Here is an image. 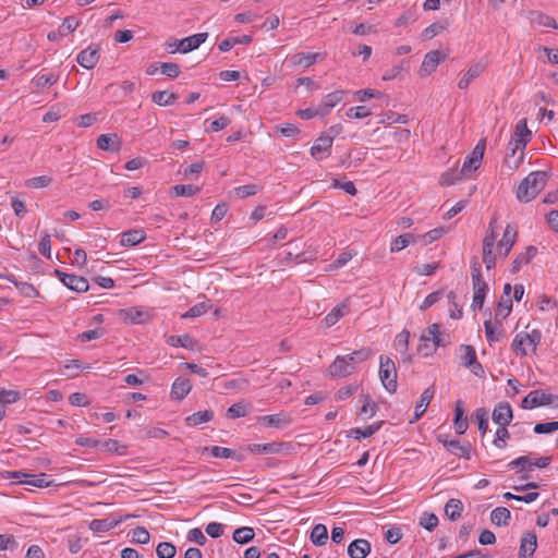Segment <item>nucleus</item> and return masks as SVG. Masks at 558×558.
Masks as SVG:
<instances>
[{
    "instance_id": "49530a36",
    "label": "nucleus",
    "mask_w": 558,
    "mask_h": 558,
    "mask_svg": "<svg viewBox=\"0 0 558 558\" xmlns=\"http://www.w3.org/2000/svg\"><path fill=\"white\" fill-rule=\"evenodd\" d=\"M232 537L238 544H246L254 539L255 532L252 527L242 526L234 530Z\"/></svg>"
},
{
    "instance_id": "0e129e2a",
    "label": "nucleus",
    "mask_w": 558,
    "mask_h": 558,
    "mask_svg": "<svg viewBox=\"0 0 558 558\" xmlns=\"http://www.w3.org/2000/svg\"><path fill=\"white\" fill-rule=\"evenodd\" d=\"M538 496H539V494L536 492H531L525 495H514L509 492L504 494V498L507 500H518V501H523L526 504L535 501L538 498Z\"/></svg>"
},
{
    "instance_id": "aec40b11",
    "label": "nucleus",
    "mask_w": 558,
    "mask_h": 558,
    "mask_svg": "<svg viewBox=\"0 0 558 558\" xmlns=\"http://www.w3.org/2000/svg\"><path fill=\"white\" fill-rule=\"evenodd\" d=\"M537 547V536L535 532H526L520 542L518 558H530L534 555Z\"/></svg>"
},
{
    "instance_id": "f8f14e48",
    "label": "nucleus",
    "mask_w": 558,
    "mask_h": 558,
    "mask_svg": "<svg viewBox=\"0 0 558 558\" xmlns=\"http://www.w3.org/2000/svg\"><path fill=\"white\" fill-rule=\"evenodd\" d=\"M438 440L444 445V447L449 451L451 454L464 458L469 460L471 458V449L472 446L470 442H460L458 439H447L442 438V436H438Z\"/></svg>"
},
{
    "instance_id": "ddd939ff",
    "label": "nucleus",
    "mask_w": 558,
    "mask_h": 558,
    "mask_svg": "<svg viewBox=\"0 0 558 558\" xmlns=\"http://www.w3.org/2000/svg\"><path fill=\"white\" fill-rule=\"evenodd\" d=\"M517 238H518L517 228L511 225H507V227L505 228L502 238L497 243L499 255L501 257L506 258L509 255L513 245L517 242Z\"/></svg>"
},
{
    "instance_id": "4c0bfd02",
    "label": "nucleus",
    "mask_w": 558,
    "mask_h": 558,
    "mask_svg": "<svg viewBox=\"0 0 558 558\" xmlns=\"http://www.w3.org/2000/svg\"><path fill=\"white\" fill-rule=\"evenodd\" d=\"M463 505L461 500L451 498L447 501L445 506V513L451 521H457L462 513Z\"/></svg>"
},
{
    "instance_id": "603ef678",
    "label": "nucleus",
    "mask_w": 558,
    "mask_h": 558,
    "mask_svg": "<svg viewBox=\"0 0 558 558\" xmlns=\"http://www.w3.org/2000/svg\"><path fill=\"white\" fill-rule=\"evenodd\" d=\"M415 236L411 233H405L397 236L390 246L391 252H399L405 248L411 242H414Z\"/></svg>"
},
{
    "instance_id": "0eeeda50",
    "label": "nucleus",
    "mask_w": 558,
    "mask_h": 558,
    "mask_svg": "<svg viewBox=\"0 0 558 558\" xmlns=\"http://www.w3.org/2000/svg\"><path fill=\"white\" fill-rule=\"evenodd\" d=\"M532 137V132L527 128L526 119H521L515 125V132L512 141L509 143L511 155L513 156L518 149L523 150Z\"/></svg>"
},
{
    "instance_id": "6e6552de",
    "label": "nucleus",
    "mask_w": 558,
    "mask_h": 558,
    "mask_svg": "<svg viewBox=\"0 0 558 558\" xmlns=\"http://www.w3.org/2000/svg\"><path fill=\"white\" fill-rule=\"evenodd\" d=\"M460 351L463 352L461 354V361L463 366L468 367L472 374L477 377H484L485 371L483 365L476 359L475 349L469 344H461Z\"/></svg>"
},
{
    "instance_id": "680f3d73",
    "label": "nucleus",
    "mask_w": 558,
    "mask_h": 558,
    "mask_svg": "<svg viewBox=\"0 0 558 558\" xmlns=\"http://www.w3.org/2000/svg\"><path fill=\"white\" fill-rule=\"evenodd\" d=\"M510 437L507 426H499L496 430V438L493 444L498 449H505L507 447V439Z\"/></svg>"
},
{
    "instance_id": "ea45409f",
    "label": "nucleus",
    "mask_w": 558,
    "mask_h": 558,
    "mask_svg": "<svg viewBox=\"0 0 558 558\" xmlns=\"http://www.w3.org/2000/svg\"><path fill=\"white\" fill-rule=\"evenodd\" d=\"M511 518L510 511L505 507H497L490 513V521L498 526H506Z\"/></svg>"
},
{
    "instance_id": "c03bdc74",
    "label": "nucleus",
    "mask_w": 558,
    "mask_h": 558,
    "mask_svg": "<svg viewBox=\"0 0 558 558\" xmlns=\"http://www.w3.org/2000/svg\"><path fill=\"white\" fill-rule=\"evenodd\" d=\"M199 191H201V187L193 185V184H186V185L177 184L171 187L170 193H171V195H173L175 197H181V196L190 197V196L197 194Z\"/></svg>"
},
{
    "instance_id": "4d7b16f0",
    "label": "nucleus",
    "mask_w": 558,
    "mask_h": 558,
    "mask_svg": "<svg viewBox=\"0 0 558 558\" xmlns=\"http://www.w3.org/2000/svg\"><path fill=\"white\" fill-rule=\"evenodd\" d=\"M409 338L410 332L408 330L404 329L401 332H399L393 341L396 350L401 353H407L409 347Z\"/></svg>"
},
{
    "instance_id": "72a5a7b5",
    "label": "nucleus",
    "mask_w": 558,
    "mask_h": 558,
    "mask_svg": "<svg viewBox=\"0 0 558 558\" xmlns=\"http://www.w3.org/2000/svg\"><path fill=\"white\" fill-rule=\"evenodd\" d=\"M349 313V305L347 303H341L333 307L330 313H328L324 322L327 327H331L339 322L344 315Z\"/></svg>"
},
{
    "instance_id": "f257e3e1",
    "label": "nucleus",
    "mask_w": 558,
    "mask_h": 558,
    "mask_svg": "<svg viewBox=\"0 0 558 558\" xmlns=\"http://www.w3.org/2000/svg\"><path fill=\"white\" fill-rule=\"evenodd\" d=\"M371 355V349L362 348L350 354L337 356L328 368L329 374L333 377H347L354 373L356 364L368 360Z\"/></svg>"
},
{
    "instance_id": "09e8293b",
    "label": "nucleus",
    "mask_w": 558,
    "mask_h": 558,
    "mask_svg": "<svg viewBox=\"0 0 558 558\" xmlns=\"http://www.w3.org/2000/svg\"><path fill=\"white\" fill-rule=\"evenodd\" d=\"M317 53H295L291 57L290 61L293 65L311 66L316 62Z\"/></svg>"
},
{
    "instance_id": "cd10ccee",
    "label": "nucleus",
    "mask_w": 558,
    "mask_h": 558,
    "mask_svg": "<svg viewBox=\"0 0 558 558\" xmlns=\"http://www.w3.org/2000/svg\"><path fill=\"white\" fill-rule=\"evenodd\" d=\"M120 316L132 324H143L148 320L149 315L147 312L138 307H130L120 311Z\"/></svg>"
},
{
    "instance_id": "4468645a",
    "label": "nucleus",
    "mask_w": 558,
    "mask_h": 558,
    "mask_svg": "<svg viewBox=\"0 0 558 558\" xmlns=\"http://www.w3.org/2000/svg\"><path fill=\"white\" fill-rule=\"evenodd\" d=\"M208 37L207 33H198L192 36L185 37L179 40L178 45L174 49L171 50V53L175 51H180L182 53H187L194 49H197Z\"/></svg>"
},
{
    "instance_id": "bb28decb",
    "label": "nucleus",
    "mask_w": 558,
    "mask_h": 558,
    "mask_svg": "<svg viewBox=\"0 0 558 558\" xmlns=\"http://www.w3.org/2000/svg\"><path fill=\"white\" fill-rule=\"evenodd\" d=\"M146 239V233L143 229H132L121 234L120 244L122 246H135Z\"/></svg>"
},
{
    "instance_id": "f704fd0d",
    "label": "nucleus",
    "mask_w": 558,
    "mask_h": 558,
    "mask_svg": "<svg viewBox=\"0 0 558 558\" xmlns=\"http://www.w3.org/2000/svg\"><path fill=\"white\" fill-rule=\"evenodd\" d=\"M287 446L284 442H267V444H254L251 447L252 452L257 453H281L282 449Z\"/></svg>"
},
{
    "instance_id": "e433bc0d",
    "label": "nucleus",
    "mask_w": 558,
    "mask_h": 558,
    "mask_svg": "<svg viewBox=\"0 0 558 558\" xmlns=\"http://www.w3.org/2000/svg\"><path fill=\"white\" fill-rule=\"evenodd\" d=\"M250 413V404L245 401H239L233 403L226 412V417L229 420H235L243 417Z\"/></svg>"
},
{
    "instance_id": "37998d69",
    "label": "nucleus",
    "mask_w": 558,
    "mask_h": 558,
    "mask_svg": "<svg viewBox=\"0 0 558 558\" xmlns=\"http://www.w3.org/2000/svg\"><path fill=\"white\" fill-rule=\"evenodd\" d=\"M178 99V95L174 93H168L166 90H157L151 95V100L158 106H170Z\"/></svg>"
},
{
    "instance_id": "2f4dec72",
    "label": "nucleus",
    "mask_w": 558,
    "mask_h": 558,
    "mask_svg": "<svg viewBox=\"0 0 558 558\" xmlns=\"http://www.w3.org/2000/svg\"><path fill=\"white\" fill-rule=\"evenodd\" d=\"M343 90H335L326 95L323 101L319 104V107L323 110V114H328L330 110L343 99Z\"/></svg>"
},
{
    "instance_id": "774afa93",
    "label": "nucleus",
    "mask_w": 558,
    "mask_h": 558,
    "mask_svg": "<svg viewBox=\"0 0 558 558\" xmlns=\"http://www.w3.org/2000/svg\"><path fill=\"white\" fill-rule=\"evenodd\" d=\"M160 72L170 78H175L180 75V68L177 63L163 62L160 63Z\"/></svg>"
},
{
    "instance_id": "393cba45",
    "label": "nucleus",
    "mask_w": 558,
    "mask_h": 558,
    "mask_svg": "<svg viewBox=\"0 0 558 558\" xmlns=\"http://www.w3.org/2000/svg\"><path fill=\"white\" fill-rule=\"evenodd\" d=\"M434 396H435V387L433 385L423 391L418 402L415 405L414 418L411 421V423L418 420L425 413V411H426L428 404L430 403L432 399L434 398Z\"/></svg>"
},
{
    "instance_id": "c756f323",
    "label": "nucleus",
    "mask_w": 558,
    "mask_h": 558,
    "mask_svg": "<svg viewBox=\"0 0 558 558\" xmlns=\"http://www.w3.org/2000/svg\"><path fill=\"white\" fill-rule=\"evenodd\" d=\"M454 430L458 435H463L468 429V416L462 408V401H457L453 420Z\"/></svg>"
},
{
    "instance_id": "c9c22d12",
    "label": "nucleus",
    "mask_w": 558,
    "mask_h": 558,
    "mask_svg": "<svg viewBox=\"0 0 558 558\" xmlns=\"http://www.w3.org/2000/svg\"><path fill=\"white\" fill-rule=\"evenodd\" d=\"M251 41H252L251 35L228 37L219 44L218 48L220 51L227 52L235 45H248Z\"/></svg>"
},
{
    "instance_id": "9d476101",
    "label": "nucleus",
    "mask_w": 558,
    "mask_h": 558,
    "mask_svg": "<svg viewBox=\"0 0 558 558\" xmlns=\"http://www.w3.org/2000/svg\"><path fill=\"white\" fill-rule=\"evenodd\" d=\"M486 146V141L484 138L480 140L478 143L473 148L472 153L465 158L461 171L466 175L475 171L480 166L484 156Z\"/></svg>"
},
{
    "instance_id": "69168bd1",
    "label": "nucleus",
    "mask_w": 558,
    "mask_h": 558,
    "mask_svg": "<svg viewBox=\"0 0 558 558\" xmlns=\"http://www.w3.org/2000/svg\"><path fill=\"white\" fill-rule=\"evenodd\" d=\"M438 518L434 513L424 512L420 519V525L432 532L438 525Z\"/></svg>"
},
{
    "instance_id": "79ce46f5",
    "label": "nucleus",
    "mask_w": 558,
    "mask_h": 558,
    "mask_svg": "<svg viewBox=\"0 0 558 558\" xmlns=\"http://www.w3.org/2000/svg\"><path fill=\"white\" fill-rule=\"evenodd\" d=\"M167 343L172 347H182L185 349L193 350L196 341L189 335L170 336L167 339Z\"/></svg>"
},
{
    "instance_id": "6e6d98bb",
    "label": "nucleus",
    "mask_w": 558,
    "mask_h": 558,
    "mask_svg": "<svg viewBox=\"0 0 558 558\" xmlns=\"http://www.w3.org/2000/svg\"><path fill=\"white\" fill-rule=\"evenodd\" d=\"M260 189L262 187L257 184L241 185L234 189V194L236 197L242 199L257 194L260 191Z\"/></svg>"
},
{
    "instance_id": "5fc2aeb1",
    "label": "nucleus",
    "mask_w": 558,
    "mask_h": 558,
    "mask_svg": "<svg viewBox=\"0 0 558 558\" xmlns=\"http://www.w3.org/2000/svg\"><path fill=\"white\" fill-rule=\"evenodd\" d=\"M362 397H363L364 403H363L359 414L361 416L365 415L364 418H371L376 414V412L378 410V405L374 402L373 403L371 402L369 395H363Z\"/></svg>"
},
{
    "instance_id": "7ed1b4c3",
    "label": "nucleus",
    "mask_w": 558,
    "mask_h": 558,
    "mask_svg": "<svg viewBox=\"0 0 558 558\" xmlns=\"http://www.w3.org/2000/svg\"><path fill=\"white\" fill-rule=\"evenodd\" d=\"M471 276L473 286V310H482L488 291L487 283L482 278V265L476 256L471 259Z\"/></svg>"
},
{
    "instance_id": "2eb2a0df",
    "label": "nucleus",
    "mask_w": 558,
    "mask_h": 558,
    "mask_svg": "<svg viewBox=\"0 0 558 558\" xmlns=\"http://www.w3.org/2000/svg\"><path fill=\"white\" fill-rule=\"evenodd\" d=\"M332 146V136L322 134L311 148V155L316 160L325 159L329 156Z\"/></svg>"
},
{
    "instance_id": "20e7f679",
    "label": "nucleus",
    "mask_w": 558,
    "mask_h": 558,
    "mask_svg": "<svg viewBox=\"0 0 558 558\" xmlns=\"http://www.w3.org/2000/svg\"><path fill=\"white\" fill-rule=\"evenodd\" d=\"M541 340L542 332L538 329H533L531 332H519L511 343V349L515 355L525 356L527 354L525 345H530L535 352Z\"/></svg>"
},
{
    "instance_id": "8fccbe9b",
    "label": "nucleus",
    "mask_w": 558,
    "mask_h": 558,
    "mask_svg": "<svg viewBox=\"0 0 558 558\" xmlns=\"http://www.w3.org/2000/svg\"><path fill=\"white\" fill-rule=\"evenodd\" d=\"M464 175L465 174L461 171V169H450L441 174L440 184L446 186L452 185L457 181L461 180Z\"/></svg>"
},
{
    "instance_id": "13d9d810",
    "label": "nucleus",
    "mask_w": 558,
    "mask_h": 558,
    "mask_svg": "<svg viewBox=\"0 0 558 558\" xmlns=\"http://www.w3.org/2000/svg\"><path fill=\"white\" fill-rule=\"evenodd\" d=\"M149 541L150 534L145 527L137 526L132 530V543L145 545L148 544Z\"/></svg>"
},
{
    "instance_id": "7c9ffc66",
    "label": "nucleus",
    "mask_w": 558,
    "mask_h": 558,
    "mask_svg": "<svg viewBox=\"0 0 558 558\" xmlns=\"http://www.w3.org/2000/svg\"><path fill=\"white\" fill-rule=\"evenodd\" d=\"M484 328L488 342H498L504 336L500 320H496L494 325L490 319H487L484 322Z\"/></svg>"
},
{
    "instance_id": "a18cd8bd",
    "label": "nucleus",
    "mask_w": 558,
    "mask_h": 558,
    "mask_svg": "<svg viewBox=\"0 0 558 558\" xmlns=\"http://www.w3.org/2000/svg\"><path fill=\"white\" fill-rule=\"evenodd\" d=\"M432 342H433V349L428 350V345L426 343H424V345L420 344L418 351L423 352V354L425 356H427L429 353L435 351L438 347H446L450 342L449 335L446 332H440L438 335V337H436L434 340H432Z\"/></svg>"
},
{
    "instance_id": "4be33fe9",
    "label": "nucleus",
    "mask_w": 558,
    "mask_h": 558,
    "mask_svg": "<svg viewBox=\"0 0 558 558\" xmlns=\"http://www.w3.org/2000/svg\"><path fill=\"white\" fill-rule=\"evenodd\" d=\"M191 389L192 384L189 378L178 377L171 387V398L181 401L190 393Z\"/></svg>"
},
{
    "instance_id": "58836bf2",
    "label": "nucleus",
    "mask_w": 558,
    "mask_h": 558,
    "mask_svg": "<svg viewBox=\"0 0 558 558\" xmlns=\"http://www.w3.org/2000/svg\"><path fill=\"white\" fill-rule=\"evenodd\" d=\"M214 418V412L211 410L198 411L189 415L185 418L186 425L197 426L203 423H207Z\"/></svg>"
},
{
    "instance_id": "dca6fc26",
    "label": "nucleus",
    "mask_w": 558,
    "mask_h": 558,
    "mask_svg": "<svg viewBox=\"0 0 558 558\" xmlns=\"http://www.w3.org/2000/svg\"><path fill=\"white\" fill-rule=\"evenodd\" d=\"M98 60L99 49L94 45H90L86 49L82 50L76 57L77 63L87 70L95 68Z\"/></svg>"
},
{
    "instance_id": "b1692460",
    "label": "nucleus",
    "mask_w": 558,
    "mask_h": 558,
    "mask_svg": "<svg viewBox=\"0 0 558 558\" xmlns=\"http://www.w3.org/2000/svg\"><path fill=\"white\" fill-rule=\"evenodd\" d=\"M537 254V247L534 245H529L525 248L524 253H521L515 256L511 265V272L517 274L521 269L523 265H527Z\"/></svg>"
},
{
    "instance_id": "9b49d317",
    "label": "nucleus",
    "mask_w": 558,
    "mask_h": 558,
    "mask_svg": "<svg viewBox=\"0 0 558 558\" xmlns=\"http://www.w3.org/2000/svg\"><path fill=\"white\" fill-rule=\"evenodd\" d=\"M54 274L60 279V281L70 290H73L75 292H86L89 288L88 281L84 277L66 274L59 269H56Z\"/></svg>"
},
{
    "instance_id": "3c124183",
    "label": "nucleus",
    "mask_w": 558,
    "mask_h": 558,
    "mask_svg": "<svg viewBox=\"0 0 558 558\" xmlns=\"http://www.w3.org/2000/svg\"><path fill=\"white\" fill-rule=\"evenodd\" d=\"M408 70H409V62L407 60H401L398 64L393 65L391 69L387 70L384 73L383 80L390 81V80L397 78L398 76H400V74L403 71H408Z\"/></svg>"
},
{
    "instance_id": "052dcab7",
    "label": "nucleus",
    "mask_w": 558,
    "mask_h": 558,
    "mask_svg": "<svg viewBox=\"0 0 558 558\" xmlns=\"http://www.w3.org/2000/svg\"><path fill=\"white\" fill-rule=\"evenodd\" d=\"M474 417L477 422L478 429L485 434L488 428V413L485 408H478L474 412Z\"/></svg>"
},
{
    "instance_id": "39448f33",
    "label": "nucleus",
    "mask_w": 558,
    "mask_h": 558,
    "mask_svg": "<svg viewBox=\"0 0 558 558\" xmlns=\"http://www.w3.org/2000/svg\"><path fill=\"white\" fill-rule=\"evenodd\" d=\"M397 377L398 375L395 362L386 355H380L379 378L385 389L390 393L397 391Z\"/></svg>"
},
{
    "instance_id": "bf43d9fd",
    "label": "nucleus",
    "mask_w": 558,
    "mask_h": 558,
    "mask_svg": "<svg viewBox=\"0 0 558 558\" xmlns=\"http://www.w3.org/2000/svg\"><path fill=\"white\" fill-rule=\"evenodd\" d=\"M209 310V305L206 302H201L193 305L187 312H185L183 318H195L204 315Z\"/></svg>"
},
{
    "instance_id": "f3484780",
    "label": "nucleus",
    "mask_w": 558,
    "mask_h": 558,
    "mask_svg": "<svg viewBox=\"0 0 558 558\" xmlns=\"http://www.w3.org/2000/svg\"><path fill=\"white\" fill-rule=\"evenodd\" d=\"M487 68V62L481 60L477 62H474L470 65L465 74L461 77V80L458 82V87L460 89H466L470 85V83L478 77Z\"/></svg>"
},
{
    "instance_id": "1a4fd4ad",
    "label": "nucleus",
    "mask_w": 558,
    "mask_h": 558,
    "mask_svg": "<svg viewBox=\"0 0 558 558\" xmlns=\"http://www.w3.org/2000/svg\"><path fill=\"white\" fill-rule=\"evenodd\" d=\"M9 478H16L20 484H27L34 487H49L51 482L47 480V474H28L21 471L8 472Z\"/></svg>"
},
{
    "instance_id": "de8ad7c7",
    "label": "nucleus",
    "mask_w": 558,
    "mask_h": 558,
    "mask_svg": "<svg viewBox=\"0 0 558 558\" xmlns=\"http://www.w3.org/2000/svg\"><path fill=\"white\" fill-rule=\"evenodd\" d=\"M512 311V301L510 298H504L501 296L499 303H498V306L495 311V318L496 320H502L505 319L506 317H508V315L511 313Z\"/></svg>"
},
{
    "instance_id": "a878e982",
    "label": "nucleus",
    "mask_w": 558,
    "mask_h": 558,
    "mask_svg": "<svg viewBox=\"0 0 558 558\" xmlns=\"http://www.w3.org/2000/svg\"><path fill=\"white\" fill-rule=\"evenodd\" d=\"M369 551L371 543L364 538L353 541L348 547V554L351 558H365Z\"/></svg>"
},
{
    "instance_id": "f03ea898",
    "label": "nucleus",
    "mask_w": 558,
    "mask_h": 558,
    "mask_svg": "<svg viewBox=\"0 0 558 558\" xmlns=\"http://www.w3.org/2000/svg\"><path fill=\"white\" fill-rule=\"evenodd\" d=\"M549 174L546 171H533L529 173L517 189V198L521 203L533 201L546 186Z\"/></svg>"
},
{
    "instance_id": "e2e57ef3",
    "label": "nucleus",
    "mask_w": 558,
    "mask_h": 558,
    "mask_svg": "<svg viewBox=\"0 0 558 558\" xmlns=\"http://www.w3.org/2000/svg\"><path fill=\"white\" fill-rule=\"evenodd\" d=\"M58 81H59L58 75H56L53 73H49V74H41V75L37 76L36 78H34L33 82L36 87H48V86H52Z\"/></svg>"
},
{
    "instance_id": "423d86ee",
    "label": "nucleus",
    "mask_w": 558,
    "mask_h": 558,
    "mask_svg": "<svg viewBox=\"0 0 558 558\" xmlns=\"http://www.w3.org/2000/svg\"><path fill=\"white\" fill-rule=\"evenodd\" d=\"M545 405L558 409V395L549 393L544 390H533L525 396L521 402L523 409H534Z\"/></svg>"
},
{
    "instance_id": "473e14b6",
    "label": "nucleus",
    "mask_w": 558,
    "mask_h": 558,
    "mask_svg": "<svg viewBox=\"0 0 558 558\" xmlns=\"http://www.w3.org/2000/svg\"><path fill=\"white\" fill-rule=\"evenodd\" d=\"M97 147L101 150L117 151L120 148V142L116 134H101L97 138Z\"/></svg>"
},
{
    "instance_id": "6ab92c4d",
    "label": "nucleus",
    "mask_w": 558,
    "mask_h": 558,
    "mask_svg": "<svg viewBox=\"0 0 558 558\" xmlns=\"http://www.w3.org/2000/svg\"><path fill=\"white\" fill-rule=\"evenodd\" d=\"M493 421L499 426H508L512 421L513 413L508 402H499L493 411Z\"/></svg>"
},
{
    "instance_id": "a211bd4d",
    "label": "nucleus",
    "mask_w": 558,
    "mask_h": 558,
    "mask_svg": "<svg viewBox=\"0 0 558 558\" xmlns=\"http://www.w3.org/2000/svg\"><path fill=\"white\" fill-rule=\"evenodd\" d=\"M257 421L259 423H263L267 427H275V428H284L292 423L291 416L284 412L258 416Z\"/></svg>"
},
{
    "instance_id": "338daca9",
    "label": "nucleus",
    "mask_w": 558,
    "mask_h": 558,
    "mask_svg": "<svg viewBox=\"0 0 558 558\" xmlns=\"http://www.w3.org/2000/svg\"><path fill=\"white\" fill-rule=\"evenodd\" d=\"M250 385V380L245 377H235L230 380H226L223 383L225 389H236V390H243L247 388Z\"/></svg>"
},
{
    "instance_id": "5701e85b",
    "label": "nucleus",
    "mask_w": 558,
    "mask_h": 558,
    "mask_svg": "<svg viewBox=\"0 0 558 558\" xmlns=\"http://www.w3.org/2000/svg\"><path fill=\"white\" fill-rule=\"evenodd\" d=\"M135 517L134 514H126L124 520L129 518ZM123 521L122 518L120 519H95L89 523V529L94 532H107L111 529L116 527L118 524H120Z\"/></svg>"
},
{
    "instance_id": "864d4df0",
    "label": "nucleus",
    "mask_w": 558,
    "mask_h": 558,
    "mask_svg": "<svg viewBox=\"0 0 558 558\" xmlns=\"http://www.w3.org/2000/svg\"><path fill=\"white\" fill-rule=\"evenodd\" d=\"M177 548L170 542H161L157 545L156 555L158 558H173L175 556Z\"/></svg>"
},
{
    "instance_id": "a19ab883",
    "label": "nucleus",
    "mask_w": 558,
    "mask_h": 558,
    "mask_svg": "<svg viewBox=\"0 0 558 558\" xmlns=\"http://www.w3.org/2000/svg\"><path fill=\"white\" fill-rule=\"evenodd\" d=\"M328 530L325 524H316L311 532V541L316 546H323L327 543Z\"/></svg>"
},
{
    "instance_id": "412c9836",
    "label": "nucleus",
    "mask_w": 558,
    "mask_h": 558,
    "mask_svg": "<svg viewBox=\"0 0 558 558\" xmlns=\"http://www.w3.org/2000/svg\"><path fill=\"white\" fill-rule=\"evenodd\" d=\"M440 51L433 50L425 54L424 60L422 62L421 69H420V75L421 76H428L430 75L438 64L440 63Z\"/></svg>"
},
{
    "instance_id": "c85d7f7f",
    "label": "nucleus",
    "mask_w": 558,
    "mask_h": 558,
    "mask_svg": "<svg viewBox=\"0 0 558 558\" xmlns=\"http://www.w3.org/2000/svg\"><path fill=\"white\" fill-rule=\"evenodd\" d=\"M529 20L531 24H536L538 26L549 27L553 29L558 28L556 20L541 11H530Z\"/></svg>"
}]
</instances>
